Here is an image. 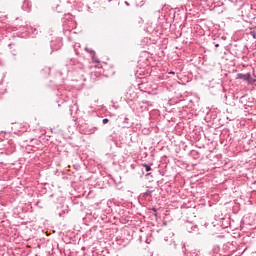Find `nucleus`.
<instances>
[{"mask_svg": "<svg viewBox=\"0 0 256 256\" xmlns=\"http://www.w3.org/2000/svg\"><path fill=\"white\" fill-rule=\"evenodd\" d=\"M102 123H103L104 125H107V123H109V119H107V118L103 119V120H102Z\"/></svg>", "mask_w": 256, "mask_h": 256, "instance_id": "nucleus-3", "label": "nucleus"}, {"mask_svg": "<svg viewBox=\"0 0 256 256\" xmlns=\"http://www.w3.org/2000/svg\"><path fill=\"white\" fill-rule=\"evenodd\" d=\"M237 78L238 79H242L243 81H247V83H253V77H251L250 73H246V74H237Z\"/></svg>", "mask_w": 256, "mask_h": 256, "instance_id": "nucleus-1", "label": "nucleus"}, {"mask_svg": "<svg viewBox=\"0 0 256 256\" xmlns=\"http://www.w3.org/2000/svg\"><path fill=\"white\" fill-rule=\"evenodd\" d=\"M142 166L145 167V170H146L147 172L151 171V166H149V165H147V164H142Z\"/></svg>", "mask_w": 256, "mask_h": 256, "instance_id": "nucleus-2", "label": "nucleus"}, {"mask_svg": "<svg viewBox=\"0 0 256 256\" xmlns=\"http://www.w3.org/2000/svg\"><path fill=\"white\" fill-rule=\"evenodd\" d=\"M253 37H254V39H255V37H256L255 34H253Z\"/></svg>", "mask_w": 256, "mask_h": 256, "instance_id": "nucleus-6", "label": "nucleus"}, {"mask_svg": "<svg viewBox=\"0 0 256 256\" xmlns=\"http://www.w3.org/2000/svg\"><path fill=\"white\" fill-rule=\"evenodd\" d=\"M170 75H175V72H170Z\"/></svg>", "mask_w": 256, "mask_h": 256, "instance_id": "nucleus-5", "label": "nucleus"}, {"mask_svg": "<svg viewBox=\"0 0 256 256\" xmlns=\"http://www.w3.org/2000/svg\"><path fill=\"white\" fill-rule=\"evenodd\" d=\"M153 212H154V216H156V218H157V210H156V208H153Z\"/></svg>", "mask_w": 256, "mask_h": 256, "instance_id": "nucleus-4", "label": "nucleus"}]
</instances>
